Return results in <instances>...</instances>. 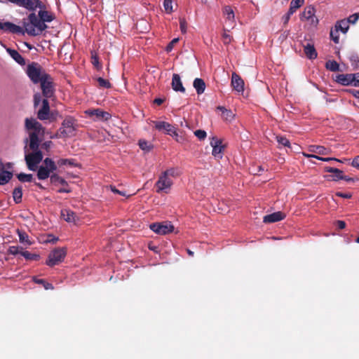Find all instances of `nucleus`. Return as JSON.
Here are the masks:
<instances>
[{"mask_svg":"<svg viewBox=\"0 0 359 359\" xmlns=\"http://www.w3.org/2000/svg\"><path fill=\"white\" fill-rule=\"evenodd\" d=\"M304 21H307L309 24L313 27H316L318 24V19L316 15L312 16L309 19H305Z\"/></svg>","mask_w":359,"mask_h":359,"instance_id":"5fc2aeb1","label":"nucleus"},{"mask_svg":"<svg viewBox=\"0 0 359 359\" xmlns=\"http://www.w3.org/2000/svg\"><path fill=\"white\" fill-rule=\"evenodd\" d=\"M173 184L172 180L165 176L164 174L161 173L158 180L155 184V187L156 188L157 193H165L168 194L170 191L171 187Z\"/></svg>","mask_w":359,"mask_h":359,"instance_id":"6e6552de","label":"nucleus"},{"mask_svg":"<svg viewBox=\"0 0 359 359\" xmlns=\"http://www.w3.org/2000/svg\"><path fill=\"white\" fill-rule=\"evenodd\" d=\"M325 67L331 72L339 71V65L335 60H328L325 64Z\"/></svg>","mask_w":359,"mask_h":359,"instance_id":"72a5a7b5","label":"nucleus"},{"mask_svg":"<svg viewBox=\"0 0 359 359\" xmlns=\"http://www.w3.org/2000/svg\"><path fill=\"white\" fill-rule=\"evenodd\" d=\"M304 0H292L290 2V5L294 6V8L298 9L304 4Z\"/></svg>","mask_w":359,"mask_h":359,"instance_id":"4d7b16f0","label":"nucleus"},{"mask_svg":"<svg viewBox=\"0 0 359 359\" xmlns=\"http://www.w3.org/2000/svg\"><path fill=\"white\" fill-rule=\"evenodd\" d=\"M337 196L344 198H351L352 197V194L351 193H342V192H337L335 194Z\"/></svg>","mask_w":359,"mask_h":359,"instance_id":"13d9d810","label":"nucleus"},{"mask_svg":"<svg viewBox=\"0 0 359 359\" xmlns=\"http://www.w3.org/2000/svg\"><path fill=\"white\" fill-rule=\"evenodd\" d=\"M218 109H219L224 114H226V118H228L229 117H231L232 113L231 111L226 109L223 107H219Z\"/></svg>","mask_w":359,"mask_h":359,"instance_id":"bf43d9fd","label":"nucleus"},{"mask_svg":"<svg viewBox=\"0 0 359 359\" xmlns=\"http://www.w3.org/2000/svg\"><path fill=\"white\" fill-rule=\"evenodd\" d=\"M286 217V215L281 212L278 211L273 212L269 215H266L263 217V222L264 223H274L276 222H279L285 219Z\"/></svg>","mask_w":359,"mask_h":359,"instance_id":"4468645a","label":"nucleus"},{"mask_svg":"<svg viewBox=\"0 0 359 359\" xmlns=\"http://www.w3.org/2000/svg\"><path fill=\"white\" fill-rule=\"evenodd\" d=\"M67 255V250L64 248H58L52 250L48 258L46 260V264L49 266H53L61 263Z\"/></svg>","mask_w":359,"mask_h":359,"instance_id":"0eeeda50","label":"nucleus"},{"mask_svg":"<svg viewBox=\"0 0 359 359\" xmlns=\"http://www.w3.org/2000/svg\"><path fill=\"white\" fill-rule=\"evenodd\" d=\"M37 177L40 180L50 178L51 175L57 170L55 162L50 158L43 160V165L37 168Z\"/></svg>","mask_w":359,"mask_h":359,"instance_id":"39448f33","label":"nucleus"},{"mask_svg":"<svg viewBox=\"0 0 359 359\" xmlns=\"http://www.w3.org/2000/svg\"><path fill=\"white\" fill-rule=\"evenodd\" d=\"M176 131V128L172 125L169 123H167L166 127L165 128V133L169 135H173V133Z\"/></svg>","mask_w":359,"mask_h":359,"instance_id":"8fccbe9b","label":"nucleus"},{"mask_svg":"<svg viewBox=\"0 0 359 359\" xmlns=\"http://www.w3.org/2000/svg\"><path fill=\"white\" fill-rule=\"evenodd\" d=\"M153 123L154 124V127L156 130L161 131V130H165V128L166 127V125L168 122L165 121H153Z\"/></svg>","mask_w":359,"mask_h":359,"instance_id":"49530a36","label":"nucleus"},{"mask_svg":"<svg viewBox=\"0 0 359 359\" xmlns=\"http://www.w3.org/2000/svg\"><path fill=\"white\" fill-rule=\"evenodd\" d=\"M18 233L20 243L31 245V242L29 241V236L25 232L18 230Z\"/></svg>","mask_w":359,"mask_h":359,"instance_id":"4c0bfd02","label":"nucleus"},{"mask_svg":"<svg viewBox=\"0 0 359 359\" xmlns=\"http://www.w3.org/2000/svg\"><path fill=\"white\" fill-rule=\"evenodd\" d=\"M276 140L279 145L287 147H290V141L286 137L283 136H277Z\"/></svg>","mask_w":359,"mask_h":359,"instance_id":"37998d69","label":"nucleus"},{"mask_svg":"<svg viewBox=\"0 0 359 359\" xmlns=\"http://www.w3.org/2000/svg\"><path fill=\"white\" fill-rule=\"evenodd\" d=\"M33 280L34 283H36L37 284L42 285L46 290H53L54 289L53 285L51 283L46 281L44 279H39V278H37L36 277H34Z\"/></svg>","mask_w":359,"mask_h":359,"instance_id":"f704fd0d","label":"nucleus"},{"mask_svg":"<svg viewBox=\"0 0 359 359\" xmlns=\"http://www.w3.org/2000/svg\"><path fill=\"white\" fill-rule=\"evenodd\" d=\"M77 124L76 120L71 116H67L63 120L61 127L58 129L55 136L56 138H67L75 135Z\"/></svg>","mask_w":359,"mask_h":359,"instance_id":"7ed1b4c3","label":"nucleus"},{"mask_svg":"<svg viewBox=\"0 0 359 359\" xmlns=\"http://www.w3.org/2000/svg\"><path fill=\"white\" fill-rule=\"evenodd\" d=\"M86 113L90 116H95L100 121H107L111 118L109 113L102 111L100 109L88 110Z\"/></svg>","mask_w":359,"mask_h":359,"instance_id":"a211bd4d","label":"nucleus"},{"mask_svg":"<svg viewBox=\"0 0 359 359\" xmlns=\"http://www.w3.org/2000/svg\"><path fill=\"white\" fill-rule=\"evenodd\" d=\"M316 9L314 6L310 5L305 7L304 11L302 12L300 20L302 21H304L305 19H309L312 16L315 15Z\"/></svg>","mask_w":359,"mask_h":359,"instance_id":"5701e85b","label":"nucleus"},{"mask_svg":"<svg viewBox=\"0 0 359 359\" xmlns=\"http://www.w3.org/2000/svg\"><path fill=\"white\" fill-rule=\"evenodd\" d=\"M6 51L17 63L20 65H25V58L16 50L7 48Z\"/></svg>","mask_w":359,"mask_h":359,"instance_id":"412c9836","label":"nucleus"},{"mask_svg":"<svg viewBox=\"0 0 359 359\" xmlns=\"http://www.w3.org/2000/svg\"><path fill=\"white\" fill-rule=\"evenodd\" d=\"M325 171L327 172L332 173V175L330 176V177L331 178V180L332 181L337 182V181L341 180V178H343L344 172L342 170H341L338 168L327 166L325 168Z\"/></svg>","mask_w":359,"mask_h":359,"instance_id":"aec40b11","label":"nucleus"},{"mask_svg":"<svg viewBox=\"0 0 359 359\" xmlns=\"http://www.w3.org/2000/svg\"><path fill=\"white\" fill-rule=\"evenodd\" d=\"M351 164L355 168H359V156L353 158Z\"/></svg>","mask_w":359,"mask_h":359,"instance_id":"774afa93","label":"nucleus"},{"mask_svg":"<svg viewBox=\"0 0 359 359\" xmlns=\"http://www.w3.org/2000/svg\"><path fill=\"white\" fill-rule=\"evenodd\" d=\"M231 85L233 90L238 93L244 91V81L241 77L235 72L232 74Z\"/></svg>","mask_w":359,"mask_h":359,"instance_id":"ddd939ff","label":"nucleus"},{"mask_svg":"<svg viewBox=\"0 0 359 359\" xmlns=\"http://www.w3.org/2000/svg\"><path fill=\"white\" fill-rule=\"evenodd\" d=\"M50 180L53 184H60L65 186L68 185L67 181L56 173H53L51 175Z\"/></svg>","mask_w":359,"mask_h":359,"instance_id":"c756f323","label":"nucleus"},{"mask_svg":"<svg viewBox=\"0 0 359 359\" xmlns=\"http://www.w3.org/2000/svg\"><path fill=\"white\" fill-rule=\"evenodd\" d=\"M154 232L159 235H165L174 231V226L170 222H155L149 225Z\"/></svg>","mask_w":359,"mask_h":359,"instance_id":"1a4fd4ad","label":"nucleus"},{"mask_svg":"<svg viewBox=\"0 0 359 359\" xmlns=\"http://www.w3.org/2000/svg\"><path fill=\"white\" fill-rule=\"evenodd\" d=\"M163 6L168 13L172 11V1L171 0H164Z\"/></svg>","mask_w":359,"mask_h":359,"instance_id":"de8ad7c7","label":"nucleus"},{"mask_svg":"<svg viewBox=\"0 0 359 359\" xmlns=\"http://www.w3.org/2000/svg\"><path fill=\"white\" fill-rule=\"evenodd\" d=\"M351 60L354 68H358L359 67V59L357 56H353Z\"/></svg>","mask_w":359,"mask_h":359,"instance_id":"052dcab7","label":"nucleus"},{"mask_svg":"<svg viewBox=\"0 0 359 359\" xmlns=\"http://www.w3.org/2000/svg\"><path fill=\"white\" fill-rule=\"evenodd\" d=\"M48 99L42 100L41 109L37 112V118L41 121L48 120L49 118L50 105Z\"/></svg>","mask_w":359,"mask_h":359,"instance_id":"f8f14e48","label":"nucleus"},{"mask_svg":"<svg viewBox=\"0 0 359 359\" xmlns=\"http://www.w3.org/2000/svg\"><path fill=\"white\" fill-rule=\"evenodd\" d=\"M171 86L172 88L176 92L184 93L186 91L181 81V78L177 74H172Z\"/></svg>","mask_w":359,"mask_h":359,"instance_id":"dca6fc26","label":"nucleus"},{"mask_svg":"<svg viewBox=\"0 0 359 359\" xmlns=\"http://www.w3.org/2000/svg\"><path fill=\"white\" fill-rule=\"evenodd\" d=\"M180 29L182 32L184 33L187 30V22L184 19H181L180 21Z\"/></svg>","mask_w":359,"mask_h":359,"instance_id":"680f3d73","label":"nucleus"},{"mask_svg":"<svg viewBox=\"0 0 359 359\" xmlns=\"http://www.w3.org/2000/svg\"><path fill=\"white\" fill-rule=\"evenodd\" d=\"M223 13L226 16V22H229L231 23L234 22V13L230 6H225L223 9Z\"/></svg>","mask_w":359,"mask_h":359,"instance_id":"a878e982","label":"nucleus"},{"mask_svg":"<svg viewBox=\"0 0 359 359\" xmlns=\"http://www.w3.org/2000/svg\"><path fill=\"white\" fill-rule=\"evenodd\" d=\"M58 115L57 111H52L49 113V118L48 120H50V121H54L57 118V116Z\"/></svg>","mask_w":359,"mask_h":359,"instance_id":"0e129e2a","label":"nucleus"},{"mask_svg":"<svg viewBox=\"0 0 359 359\" xmlns=\"http://www.w3.org/2000/svg\"><path fill=\"white\" fill-rule=\"evenodd\" d=\"M304 155L305 156H306L307 158H316V159H318V160H320V161H339V162H341L340 160H339L337 158H323V157H320L318 156H316L315 154H304Z\"/></svg>","mask_w":359,"mask_h":359,"instance_id":"a19ab883","label":"nucleus"},{"mask_svg":"<svg viewBox=\"0 0 359 359\" xmlns=\"http://www.w3.org/2000/svg\"><path fill=\"white\" fill-rule=\"evenodd\" d=\"M25 127L28 131H31L29 134V147L31 150L40 151L39 135L41 132H43L42 125L33 118H26L25 120Z\"/></svg>","mask_w":359,"mask_h":359,"instance_id":"f03ea898","label":"nucleus"},{"mask_svg":"<svg viewBox=\"0 0 359 359\" xmlns=\"http://www.w3.org/2000/svg\"><path fill=\"white\" fill-rule=\"evenodd\" d=\"M355 75L354 81H353V86L359 87V73L353 74Z\"/></svg>","mask_w":359,"mask_h":359,"instance_id":"69168bd1","label":"nucleus"},{"mask_svg":"<svg viewBox=\"0 0 359 359\" xmlns=\"http://www.w3.org/2000/svg\"><path fill=\"white\" fill-rule=\"evenodd\" d=\"M97 81L98 83L99 87L100 88H110L111 87V84L110 83V82L108 80L104 79L102 77L97 78Z\"/></svg>","mask_w":359,"mask_h":359,"instance_id":"ea45409f","label":"nucleus"},{"mask_svg":"<svg viewBox=\"0 0 359 359\" xmlns=\"http://www.w3.org/2000/svg\"><path fill=\"white\" fill-rule=\"evenodd\" d=\"M330 35L331 39L335 43H339V30L335 27L334 29H331Z\"/></svg>","mask_w":359,"mask_h":359,"instance_id":"58836bf2","label":"nucleus"},{"mask_svg":"<svg viewBox=\"0 0 359 359\" xmlns=\"http://www.w3.org/2000/svg\"><path fill=\"white\" fill-rule=\"evenodd\" d=\"M41 91L42 95L45 97L44 99H50L55 96L54 85L44 88Z\"/></svg>","mask_w":359,"mask_h":359,"instance_id":"7c9ffc66","label":"nucleus"},{"mask_svg":"<svg viewBox=\"0 0 359 359\" xmlns=\"http://www.w3.org/2000/svg\"><path fill=\"white\" fill-rule=\"evenodd\" d=\"M140 148L144 151H149L151 149L152 146L144 140H140L138 142Z\"/></svg>","mask_w":359,"mask_h":359,"instance_id":"79ce46f5","label":"nucleus"},{"mask_svg":"<svg viewBox=\"0 0 359 359\" xmlns=\"http://www.w3.org/2000/svg\"><path fill=\"white\" fill-rule=\"evenodd\" d=\"M43 159V154L41 151H32V152L26 154L25 160L29 170L35 171L38 168V165Z\"/></svg>","mask_w":359,"mask_h":359,"instance_id":"423d86ee","label":"nucleus"},{"mask_svg":"<svg viewBox=\"0 0 359 359\" xmlns=\"http://www.w3.org/2000/svg\"><path fill=\"white\" fill-rule=\"evenodd\" d=\"M193 86L198 95L204 93L205 89V83L202 79H195L193 82Z\"/></svg>","mask_w":359,"mask_h":359,"instance_id":"b1692460","label":"nucleus"},{"mask_svg":"<svg viewBox=\"0 0 359 359\" xmlns=\"http://www.w3.org/2000/svg\"><path fill=\"white\" fill-rule=\"evenodd\" d=\"M47 27L48 26L41 21L39 15H36L34 13H32L28 15L27 21H23V27L10 22H0V30L20 34H24L26 32L32 36L41 35Z\"/></svg>","mask_w":359,"mask_h":359,"instance_id":"f257e3e1","label":"nucleus"},{"mask_svg":"<svg viewBox=\"0 0 359 359\" xmlns=\"http://www.w3.org/2000/svg\"><path fill=\"white\" fill-rule=\"evenodd\" d=\"M194 135L198 137L200 140H203L206 136L207 133L203 130H196L194 131Z\"/></svg>","mask_w":359,"mask_h":359,"instance_id":"09e8293b","label":"nucleus"},{"mask_svg":"<svg viewBox=\"0 0 359 359\" xmlns=\"http://www.w3.org/2000/svg\"><path fill=\"white\" fill-rule=\"evenodd\" d=\"M359 18V14L354 13L353 15H351L347 20H346L347 22H348L349 24H355Z\"/></svg>","mask_w":359,"mask_h":359,"instance_id":"3c124183","label":"nucleus"},{"mask_svg":"<svg viewBox=\"0 0 359 359\" xmlns=\"http://www.w3.org/2000/svg\"><path fill=\"white\" fill-rule=\"evenodd\" d=\"M26 73L34 84L39 83L44 77L48 75L46 70L35 62H32L27 65Z\"/></svg>","mask_w":359,"mask_h":359,"instance_id":"20e7f679","label":"nucleus"},{"mask_svg":"<svg viewBox=\"0 0 359 359\" xmlns=\"http://www.w3.org/2000/svg\"><path fill=\"white\" fill-rule=\"evenodd\" d=\"M232 37L225 32L222 34V41L225 45L229 44L231 42Z\"/></svg>","mask_w":359,"mask_h":359,"instance_id":"6e6d98bb","label":"nucleus"},{"mask_svg":"<svg viewBox=\"0 0 359 359\" xmlns=\"http://www.w3.org/2000/svg\"><path fill=\"white\" fill-rule=\"evenodd\" d=\"M61 217L67 222L76 224L79 221L78 215L70 209H63L61 210Z\"/></svg>","mask_w":359,"mask_h":359,"instance_id":"f3484780","label":"nucleus"},{"mask_svg":"<svg viewBox=\"0 0 359 359\" xmlns=\"http://www.w3.org/2000/svg\"><path fill=\"white\" fill-rule=\"evenodd\" d=\"M39 83H40L41 90L46 87H49L50 86H53V79L52 76L48 74L46 77L43 78Z\"/></svg>","mask_w":359,"mask_h":359,"instance_id":"2f4dec72","label":"nucleus"},{"mask_svg":"<svg viewBox=\"0 0 359 359\" xmlns=\"http://www.w3.org/2000/svg\"><path fill=\"white\" fill-rule=\"evenodd\" d=\"M22 248L19 246H10L8 249V253L12 255H17L21 254Z\"/></svg>","mask_w":359,"mask_h":359,"instance_id":"c03bdc74","label":"nucleus"},{"mask_svg":"<svg viewBox=\"0 0 359 359\" xmlns=\"http://www.w3.org/2000/svg\"><path fill=\"white\" fill-rule=\"evenodd\" d=\"M39 16L41 18V21L45 22H50L53 20V16L52 14H50L49 12L46 11L40 10L39 11Z\"/></svg>","mask_w":359,"mask_h":359,"instance_id":"c85d7f7f","label":"nucleus"},{"mask_svg":"<svg viewBox=\"0 0 359 359\" xmlns=\"http://www.w3.org/2000/svg\"><path fill=\"white\" fill-rule=\"evenodd\" d=\"M309 151L319 155H327L330 153V149L323 146L311 145L309 147Z\"/></svg>","mask_w":359,"mask_h":359,"instance_id":"393cba45","label":"nucleus"},{"mask_svg":"<svg viewBox=\"0 0 359 359\" xmlns=\"http://www.w3.org/2000/svg\"><path fill=\"white\" fill-rule=\"evenodd\" d=\"M13 198L15 203L22 202V187H15L13 191Z\"/></svg>","mask_w":359,"mask_h":359,"instance_id":"cd10ccee","label":"nucleus"},{"mask_svg":"<svg viewBox=\"0 0 359 359\" xmlns=\"http://www.w3.org/2000/svg\"><path fill=\"white\" fill-rule=\"evenodd\" d=\"M210 144L212 147V156L216 158L221 159L226 147V145L222 144V140L215 136H213L210 139Z\"/></svg>","mask_w":359,"mask_h":359,"instance_id":"9d476101","label":"nucleus"},{"mask_svg":"<svg viewBox=\"0 0 359 359\" xmlns=\"http://www.w3.org/2000/svg\"><path fill=\"white\" fill-rule=\"evenodd\" d=\"M178 41H179V39H178V38H175V39H172V41H171L168 44V46H166V48H165V50H166L167 52H170V51L172 50V48H173L174 46H175V45Z\"/></svg>","mask_w":359,"mask_h":359,"instance_id":"864d4df0","label":"nucleus"},{"mask_svg":"<svg viewBox=\"0 0 359 359\" xmlns=\"http://www.w3.org/2000/svg\"><path fill=\"white\" fill-rule=\"evenodd\" d=\"M21 255L27 260H38L39 259V255L32 254L28 251H22Z\"/></svg>","mask_w":359,"mask_h":359,"instance_id":"e433bc0d","label":"nucleus"},{"mask_svg":"<svg viewBox=\"0 0 359 359\" xmlns=\"http://www.w3.org/2000/svg\"><path fill=\"white\" fill-rule=\"evenodd\" d=\"M57 165V167H62L65 165H69V166H74V162L73 159H69V158H61L59 159L57 163H55Z\"/></svg>","mask_w":359,"mask_h":359,"instance_id":"c9c22d12","label":"nucleus"},{"mask_svg":"<svg viewBox=\"0 0 359 359\" xmlns=\"http://www.w3.org/2000/svg\"><path fill=\"white\" fill-rule=\"evenodd\" d=\"M162 173L164 174L168 177H170V176L177 177L179 175L177 170L174 168H169V169L163 171Z\"/></svg>","mask_w":359,"mask_h":359,"instance_id":"a18cd8bd","label":"nucleus"},{"mask_svg":"<svg viewBox=\"0 0 359 359\" xmlns=\"http://www.w3.org/2000/svg\"><path fill=\"white\" fill-rule=\"evenodd\" d=\"M13 172L4 170V164L0 161V185L7 184L13 177Z\"/></svg>","mask_w":359,"mask_h":359,"instance_id":"2eb2a0df","label":"nucleus"},{"mask_svg":"<svg viewBox=\"0 0 359 359\" xmlns=\"http://www.w3.org/2000/svg\"><path fill=\"white\" fill-rule=\"evenodd\" d=\"M304 51L306 57L310 60L316 59L318 56V53L314 46L311 43H308L304 46Z\"/></svg>","mask_w":359,"mask_h":359,"instance_id":"4be33fe9","label":"nucleus"},{"mask_svg":"<svg viewBox=\"0 0 359 359\" xmlns=\"http://www.w3.org/2000/svg\"><path fill=\"white\" fill-rule=\"evenodd\" d=\"M348 92L355 97L359 98V90L350 89Z\"/></svg>","mask_w":359,"mask_h":359,"instance_id":"338daca9","label":"nucleus"},{"mask_svg":"<svg viewBox=\"0 0 359 359\" xmlns=\"http://www.w3.org/2000/svg\"><path fill=\"white\" fill-rule=\"evenodd\" d=\"M334 26L339 31H341L344 34L347 32L349 28L348 22L345 19L337 21Z\"/></svg>","mask_w":359,"mask_h":359,"instance_id":"bb28decb","label":"nucleus"},{"mask_svg":"<svg viewBox=\"0 0 359 359\" xmlns=\"http://www.w3.org/2000/svg\"><path fill=\"white\" fill-rule=\"evenodd\" d=\"M290 15H288L287 13L285 14L283 17H282V22H283V26L285 27L287 24H288V22L290 19Z\"/></svg>","mask_w":359,"mask_h":359,"instance_id":"e2e57ef3","label":"nucleus"},{"mask_svg":"<svg viewBox=\"0 0 359 359\" xmlns=\"http://www.w3.org/2000/svg\"><path fill=\"white\" fill-rule=\"evenodd\" d=\"M354 77L353 74H339L336 77V81L343 86L353 85Z\"/></svg>","mask_w":359,"mask_h":359,"instance_id":"6ab92c4d","label":"nucleus"},{"mask_svg":"<svg viewBox=\"0 0 359 359\" xmlns=\"http://www.w3.org/2000/svg\"><path fill=\"white\" fill-rule=\"evenodd\" d=\"M17 178L21 182H31L34 181L33 175L32 174H26L24 172L18 174Z\"/></svg>","mask_w":359,"mask_h":359,"instance_id":"473e14b6","label":"nucleus"},{"mask_svg":"<svg viewBox=\"0 0 359 359\" xmlns=\"http://www.w3.org/2000/svg\"><path fill=\"white\" fill-rule=\"evenodd\" d=\"M16 6L32 11H35L37 8H45L44 4L40 0H17Z\"/></svg>","mask_w":359,"mask_h":359,"instance_id":"9b49d317","label":"nucleus"},{"mask_svg":"<svg viewBox=\"0 0 359 359\" xmlns=\"http://www.w3.org/2000/svg\"><path fill=\"white\" fill-rule=\"evenodd\" d=\"M43 95L39 93H36L34 95V107L36 108L41 102V97Z\"/></svg>","mask_w":359,"mask_h":359,"instance_id":"603ef678","label":"nucleus"}]
</instances>
